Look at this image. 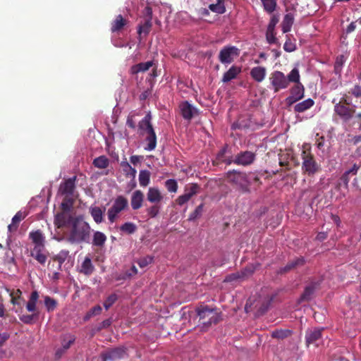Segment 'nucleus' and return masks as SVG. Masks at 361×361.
I'll return each mask as SVG.
<instances>
[{"mask_svg": "<svg viewBox=\"0 0 361 361\" xmlns=\"http://www.w3.org/2000/svg\"><path fill=\"white\" fill-rule=\"evenodd\" d=\"M360 168V165L354 164L352 168L345 171L339 179L337 188L339 189L341 186H343L345 189H348L351 176H355Z\"/></svg>", "mask_w": 361, "mask_h": 361, "instance_id": "4468645a", "label": "nucleus"}, {"mask_svg": "<svg viewBox=\"0 0 361 361\" xmlns=\"http://www.w3.org/2000/svg\"><path fill=\"white\" fill-rule=\"evenodd\" d=\"M151 121L152 116L150 112H148L138 123L139 133L145 137V141L147 142L145 147L147 151H152L157 147V135Z\"/></svg>", "mask_w": 361, "mask_h": 361, "instance_id": "20e7f679", "label": "nucleus"}, {"mask_svg": "<svg viewBox=\"0 0 361 361\" xmlns=\"http://www.w3.org/2000/svg\"><path fill=\"white\" fill-rule=\"evenodd\" d=\"M279 16L278 15H275V14L273 15L271 18L269 23L267 29L274 30L275 27H276V24L279 23Z\"/></svg>", "mask_w": 361, "mask_h": 361, "instance_id": "052dcab7", "label": "nucleus"}, {"mask_svg": "<svg viewBox=\"0 0 361 361\" xmlns=\"http://www.w3.org/2000/svg\"><path fill=\"white\" fill-rule=\"evenodd\" d=\"M153 66V61H149L144 63H140L131 67L130 71L132 74H137L140 72L148 71Z\"/></svg>", "mask_w": 361, "mask_h": 361, "instance_id": "72a5a7b5", "label": "nucleus"}, {"mask_svg": "<svg viewBox=\"0 0 361 361\" xmlns=\"http://www.w3.org/2000/svg\"><path fill=\"white\" fill-rule=\"evenodd\" d=\"M294 22V15L291 13L285 15L281 23L282 31L283 33L290 31Z\"/></svg>", "mask_w": 361, "mask_h": 361, "instance_id": "473e14b6", "label": "nucleus"}, {"mask_svg": "<svg viewBox=\"0 0 361 361\" xmlns=\"http://www.w3.org/2000/svg\"><path fill=\"white\" fill-rule=\"evenodd\" d=\"M267 70L263 66H256L251 69L250 75L256 82H260L266 77Z\"/></svg>", "mask_w": 361, "mask_h": 361, "instance_id": "b1692460", "label": "nucleus"}, {"mask_svg": "<svg viewBox=\"0 0 361 361\" xmlns=\"http://www.w3.org/2000/svg\"><path fill=\"white\" fill-rule=\"evenodd\" d=\"M226 147H224L222 149L219 150V152L216 154V159L214 161V164H220L221 163H225L227 165H230L231 164H232L233 159L226 158Z\"/></svg>", "mask_w": 361, "mask_h": 361, "instance_id": "f704fd0d", "label": "nucleus"}, {"mask_svg": "<svg viewBox=\"0 0 361 361\" xmlns=\"http://www.w3.org/2000/svg\"><path fill=\"white\" fill-rule=\"evenodd\" d=\"M314 104V102L312 99H307L304 100L294 106V111L295 112L302 113L306 110L310 109Z\"/></svg>", "mask_w": 361, "mask_h": 361, "instance_id": "c9c22d12", "label": "nucleus"}, {"mask_svg": "<svg viewBox=\"0 0 361 361\" xmlns=\"http://www.w3.org/2000/svg\"><path fill=\"white\" fill-rule=\"evenodd\" d=\"M102 307L99 305L93 307L92 308H91L90 310V311L91 312V314L93 315V316H96V315H98L101 312H102Z\"/></svg>", "mask_w": 361, "mask_h": 361, "instance_id": "774afa93", "label": "nucleus"}, {"mask_svg": "<svg viewBox=\"0 0 361 361\" xmlns=\"http://www.w3.org/2000/svg\"><path fill=\"white\" fill-rule=\"evenodd\" d=\"M152 20H145L142 24H139L137 27V33L139 35L140 38H141V35L144 34L145 36L147 35L152 28Z\"/></svg>", "mask_w": 361, "mask_h": 361, "instance_id": "e433bc0d", "label": "nucleus"}, {"mask_svg": "<svg viewBox=\"0 0 361 361\" xmlns=\"http://www.w3.org/2000/svg\"><path fill=\"white\" fill-rule=\"evenodd\" d=\"M345 61V57L343 55L338 56L334 64V69L336 73H339L341 71L342 66Z\"/></svg>", "mask_w": 361, "mask_h": 361, "instance_id": "bf43d9fd", "label": "nucleus"}, {"mask_svg": "<svg viewBox=\"0 0 361 361\" xmlns=\"http://www.w3.org/2000/svg\"><path fill=\"white\" fill-rule=\"evenodd\" d=\"M39 295L37 290H33L26 304V309L29 312H37V303L39 300Z\"/></svg>", "mask_w": 361, "mask_h": 361, "instance_id": "a878e982", "label": "nucleus"}, {"mask_svg": "<svg viewBox=\"0 0 361 361\" xmlns=\"http://www.w3.org/2000/svg\"><path fill=\"white\" fill-rule=\"evenodd\" d=\"M163 195L158 188L151 187L147 193V200L152 204H159L163 200Z\"/></svg>", "mask_w": 361, "mask_h": 361, "instance_id": "6ab92c4d", "label": "nucleus"}, {"mask_svg": "<svg viewBox=\"0 0 361 361\" xmlns=\"http://www.w3.org/2000/svg\"><path fill=\"white\" fill-rule=\"evenodd\" d=\"M304 97V87L300 84L295 86L291 90V96L289 97L287 100L288 103L292 104L295 102L300 99H301Z\"/></svg>", "mask_w": 361, "mask_h": 361, "instance_id": "4be33fe9", "label": "nucleus"}, {"mask_svg": "<svg viewBox=\"0 0 361 361\" xmlns=\"http://www.w3.org/2000/svg\"><path fill=\"white\" fill-rule=\"evenodd\" d=\"M241 72V68L232 66L223 75L222 82L226 83L235 79L239 73Z\"/></svg>", "mask_w": 361, "mask_h": 361, "instance_id": "bb28decb", "label": "nucleus"}, {"mask_svg": "<svg viewBox=\"0 0 361 361\" xmlns=\"http://www.w3.org/2000/svg\"><path fill=\"white\" fill-rule=\"evenodd\" d=\"M29 238L34 245H45V238L40 230L31 231Z\"/></svg>", "mask_w": 361, "mask_h": 361, "instance_id": "c756f323", "label": "nucleus"}, {"mask_svg": "<svg viewBox=\"0 0 361 361\" xmlns=\"http://www.w3.org/2000/svg\"><path fill=\"white\" fill-rule=\"evenodd\" d=\"M90 214L97 224H100L104 221V210L99 207H90Z\"/></svg>", "mask_w": 361, "mask_h": 361, "instance_id": "2f4dec72", "label": "nucleus"}, {"mask_svg": "<svg viewBox=\"0 0 361 361\" xmlns=\"http://www.w3.org/2000/svg\"><path fill=\"white\" fill-rule=\"evenodd\" d=\"M209 8L214 13L223 14L226 12V8L224 0H217L216 4H212L209 6Z\"/></svg>", "mask_w": 361, "mask_h": 361, "instance_id": "58836bf2", "label": "nucleus"}, {"mask_svg": "<svg viewBox=\"0 0 361 361\" xmlns=\"http://www.w3.org/2000/svg\"><path fill=\"white\" fill-rule=\"evenodd\" d=\"M202 209H203V204H200L199 206H197L196 207V209L194 210V212H192L190 216H189V218H188V220L189 221H194L197 218H198L199 216H201L202 214Z\"/></svg>", "mask_w": 361, "mask_h": 361, "instance_id": "4d7b16f0", "label": "nucleus"}, {"mask_svg": "<svg viewBox=\"0 0 361 361\" xmlns=\"http://www.w3.org/2000/svg\"><path fill=\"white\" fill-rule=\"evenodd\" d=\"M164 185L170 192H176L178 190V183L175 179H168L166 180Z\"/></svg>", "mask_w": 361, "mask_h": 361, "instance_id": "de8ad7c7", "label": "nucleus"}, {"mask_svg": "<svg viewBox=\"0 0 361 361\" xmlns=\"http://www.w3.org/2000/svg\"><path fill=\"white\" fill-rule=\"evenodd\" d=\"M161 210V205L159 204H153L150 207L146 208L147 216L150 219L156 218Z\"/></svg>", "mask_w": 361, "mask_h": 361, "instance_id": "ea45409f", "label": "nucleus"}, {"mask_svg": "<svg viewBox=\"0 0 361 361\" xmlns=\"http://www.w3.org/2000/svg\"><path fill=\"white\" fill-rule=\"evenodd\" d=\"M39 312H32V314H23L20 317V320L26 324H30L33 322L35 317H37Z\"/></svg>", "mask_w": 361, "mask_h": 361, "instance_id": "3c124183", "label": "nucleus"}, {"mask_svg": "<svg viewBox=\"0 0 361 361\" xmlns=\"http://www.w3.org/2000/svg\"><path fill=\"white\" fill-rule=\"evenodd\" d=\"M134 115H132V114H130L128 118H127V121H126V124L127 126L132 128V129H135L136 126H135V122L134 121Z\"/></svg>", "mask_w": 361, "mask_h": 361, "instance_id": "338daca9", "label": "nucleus"}, {"mask_svg": "<svg viewBox=\"0 0 361 361\" xmlns=\"http://www.w3.org/2000/svg\"><path fill=\"white\" fill-rule=\"evenodd\" d=\"M68 222L66 214L61 213L56 216L55 224L58 228L64 226Z\"/></svg>", "mask_w": 361, "mask_h": 361, "instance_id": "09e8293b", "label": "nucleus"}, {"mask_svg": "<svg viewBox=\"0 0 361 361\" xmlns=\"http://www.w3.org/2000/svg\"><path fill=\"white\" fill-rule=\"evenodd\" d=\"M226 178L240 192L243 194L251 192V181L248 180L245 173L235 170L229 171L226 173Z\"/></svg>", "mask_w": 361, "mask_h": 361, "instance_id": "39448f33", "label": "nucleus"}, {"mask_svg": "<svg viewBox=\"0 0 361 361\" xmlns=\"http://www.w3.org/2000/svg\"><path fill=\"white\" fill-rule=\"evenodd\" d=\"M292 334V331L289 329H279L271 332V337L278 339H283Z\"/></svg>", "mask_w": 361, "mask_h": 361, "instance_id": "79ce46f5", "label": "nucleus"}, {"mask_svg": "<svg viewBox=\"0 0 361 361\" xmlns=\"http://www.w3.org/2000/svg\"><path fill=\"white\" fill-rule=\"evenodd\" d=\"M200 318L201 331H206L212 325L218 324L221 319V312L216 308H211L208 305H200L196 308Z\"/></svg>", "mask_w": 361, "mask_h": 361, "instance_id": "7ed1b4c3", "label": "nucleus"}, {"mask_svg": "<svg viewBox=\"0 0 361 361\" xmlns=\"http://www.w3.org/2000/svg\"><path fill=\"white\" fill-rule=\"evenodd\" d=\"M256 266L253 264L247 265L241 271L243 278H246L251 276L255 271Z\"/></svg>", "mask_w": 361, "mask_h": 361, "instance_id": "8fccbe9b", "label": "nucleus"}, {"mask_svg": "<svg viewBox=\"0 0 361 361\" xmlns=\"http://www.w3.org/2000/svg\"><path fill=\"white\" fill-rule=\"evenodd\" d=\"M137 230V226L132 222H126L120 226V231L126 234H133Z\"/></svg>", "mask_w": 361, "mask_h": 361, "instance_id": "37998d69", "label": "nucleus"}, {"mask_svg": "<svg viewBox=\"0 0 361 361\" xmlns=\"http://www.w3.org/2000/svg\"><path fill=\"white\" fill-rule=\"evenodd\" d=\"M323 328H314L308 329L305 333V341L307 346L314 345L319 346L322 337Z\"/></svg>", "mask_w": 361, "mask_h": 361, "instance_id": "f8f14e48", "label": "nucleus"}, {"mask_svg": "<svg viewBox=\"0 0 361 361\" xmlns=\"http://www.w3.org/2000/svg\"><path fill=\"white\" fill-rule=\"evenodd\" d=\"M94 271V267L92 263L91 258L88 256L85 257L84 261L81 264L80 268V273L86 276L91 275Z\"/></svg>", "mask_w": 361, "mask_h": 361, "instance_id": "393cba45", "label": "nucleus"}, {"mask_svg": "<svg viewBox=\"0 0 361 361\" xmlns=\"http://www.w3.org/2000/svg\"><path fill=\"white\" fill-rule=\"evenodd\" d=\"M256 154L251 151L240 152L233 159L232 163L240 166H249L254 163Z\"/></svg>", "mask_w": 361, "mask_h": 361, "instance_id": "9b49d317", "label": "nucleus"}, {"mask_svg": "<svg viewBox=\"0 0 361 361\" xmlns=\"http://www.w3.org/2000/svg\"><path fill=\"white\" fill-rule=\"evenodd\" d=\"M318 286L319 283L315 281H312L310 284L306 286L303 293L299 298L298 302L302 303L303 302L310 301L312 299L314 292Z\"/></svg>", "mask_w": 361, "mask_h": 361, "instance_id": "dca6fc26", "label": "nucleus"}, {"mask_svg": "<svg viewBox=\"0 0 361 361\" xmlns=\"http://www.w3.org/2000/svg\"><path fill=\"white\" fill-rule=\"evenodd\" d=\"M106 235L99 231H94L93 233L92 244L94 247L102 248L106 241Z\"/></svg>", "mask_w": 361, "mask_h": 361, "instance_id": "c85d7f7f", "label": "nucleus"}, {"mask_svg": "<svg viewBox=\"0 0 361 361\" xmlns=\"http://www.w3.org/2000/svg\"><path fill=\"white\" fill-rule=\"evenodd\" d=\"M302 172L308 176H313L320 171V165L316 161L314 156L312 154L310 147L303 146L301 153Z\"/></svg>", "mask_w": 361, "mask_h": 361, "instance_id": "0eeeda50", "label": "nucleus"}, {"mask_svg": "<svg viewBox=\"0 0 361 361\" xmlns=\"http://www.w3.org/2000/svg\"><path fill=\"white\" fill-rule=\"evenodd\" d=\"M179 108L182 116L185 120L190 121L195 115L198 114V110L187 101L182 102Z\"/></svg>", "mask_w": 361, "mask_h": 361, "instance_id": "f3484780", "label": "nucleus"}, {"mask_svg": "<svg viewBox=\"0 0 361 361\" xmlns=\"http://www.w3.org/2000/svg\"><path fill=\"white\" fill-rule=\"evenodd\" d=\"M305 264V259L303 257H297L289 262L287 264L281 268L279 270L280 274H284L298 267H302Z\"/></svg>", "mask_w": 361, "mask_h": 361, "instance_id": "aec40b11", "label": "nucleus"}, {"mask_svg": "<svg viewBox=\"0 0 361 361\" xmlns=\"http://www.w3.org/2000/svg\"><path fill=\"white\" fill-rule=\"evenodd\" d=\"M57 301L49 295L44 296V305L48 312H53L57 307Z\"/></svg>", "mask_w": 361, "mask_h": 361, "instance_id": "a18cd8bd", "label": "nucleus"}, {"mask_svg": "<svg viewBox=\"0 0 361 361\" xmlns=\"http://www.w3.org/2000/svg\"><path fill=\"white\" fill-rule=\"evenodd\" d=\"M264 9L269 13H273L277 6L276 0H261Z\"/></svg>", "mask_w": 361, "mask_h": 361, "instance_id": "49530a36", "label": "nucleus"}, {"mask_svg": "<svg viewBox=\"0 0 361 361\" xmlns=\"http://www.w3.org/2000/svg\"><path fill=\"white\" fill-rule=\"evenodd\" d=\"M109 164V160L106 156H99L93 161V165L99 169H104L108 167Z\"/></svg>", "mask_w": 361, "mask_h": 361, "instance_id": "4c0bfd02", "label": "nucleus"}, {"mask_svg": "<svg viewBox=\"0 0 361 361\" xmlns=\"http://www.w3.org/2000/svg\"><path fill=\"white\" fill-rule=\"evenodd\" d=\"M25 214L21 211L18 212L12 218L11 224L8 226V230L10 233L17 231L19 223L25 218Z\"/></svg>", "mask_w": 361, "mask_h": 361, "instance_id": "cd10ccee", "label": "nucleus"}, {"mask_svg": "<svg viewBox=\"0 0 361 361\" xmlns=\"http://www.w3.org/2000/svg\"><path fill=\"white\" fill-rule=\"evenodd\" d=\"M118 300V296L116 294L113 293L111 294L104 302V307L106 310H108L111 306L113 305Z\"/></svg>", "mask_w": 361, "mask_h": 361, "instance_id": "5fc2aeb1", "label": "nucleus"}, {"mask_svg": "<svg viewBox=\"0 0 361 361\" xmlns=\"http://www.w3.org/2000/svg\"><path fill=\"white\" fill-rule=\"evenodd\" d=\"M75 337L73 335L67 336L62 342V347L64 350H68L74 343Z\"/></svg>", "mask_w": 361, "mask_h": 361, "instance_id": "6e6d98bb", "label": "nucleus"}, {"mask_svg": "<svg viewBox=\"0 0 361 361\" xmlns=\"http://www.w3.org/2000/svg\"><path fill=\"white\" fill-rule=\"evenodd\" d=\"M71 221V228L67 237V240L72 243H90L91 227L90 224L83 220L82 216L75 218L69 216Z\"/></svg>", "mask_w": 361, "mask_h": 361, "instance_id": "f257e3e1", "label": "nucleus"}, {"mask_svg": "<svg viewBox=\"0 0 361 361\" xmlns=\"http://www.w3.org/2000/svg\"><path fill=\"white\" fill-rule=\"evenodd\" d=\"M76 176L69 178L63 183H61L59 190L62 195L66 197H73L75 190Z\"/></svg>", "mask_w": 361, "mask_h": 361, "instance_id": "2eb2a0df", "label": "nucleus"}, {"mask_svg": "<svg viewBox=\"0 0 361 361\" xmlns=\"http://www.w3.org/2000/svg\"><path fill=\"white\" fill-rule=\"evenodd\" d=\"M332 103L334 104V112L343 121L347 122L354 117L355 113V106H350V101L346 94H344L338 102H336L334 99Z\"/></svg>", "mask_w": 361, "mask_h": 361, "instance_id": "423d86ee", "label": "nucleus"}, {"mask_svg": "<svg viewBox=\"0 0 361 361\" xmlns=\"http://www.w3.org/2000/svg\"><path fill=\"white\" fill-rule=\"evenodd\" d=\"M243 279L240 272H236L228 275L224 279L225 282H232L233 281Z\"/></svg>", "mask_w": 361, "mask_h": 361, "instance_id": "680f3d73", "label": "nucleus"}, {"mask_svg": "<svg viewBox=\"0 0 361 361\" xmlns=\"http://www.w3.org/2000/svg\"><path fill=\"white\" fill-rule=\"evenodd\" d=\"M128 23V20L122 15H118L111 23V31L116 32L121 31Z\"/></svg>", "mask_w": 361, "mask_h": 361, "instance_id": "5701e85b", "label": "nucleus"}, {"mask_svg": "<svg viewBox=\"0 0 361 361\" xmlns=\"http://www.w3.org/2000/svg\"><path fill=\"white\" fill-rule=\"evenodd\" d=\"M127 355L126 348L123 346H119L112 348L102 354L103 361L116 360L123 358Z\"/></svg>", "mask_w": 361, "mask_h": 361, "instance_id": "ddd939ff", "label": "nucleus"}, {"mask_svg": "<svg viewBox=\"0 0 361 361\" xmlns=\"http://www.w3.org/2000/svg\"><path fill=\"white\" fill-rule=\"evenodd\" d=\"M240 54V49L235 46H226L219 54V60L223 64H230Z\"/></svg>", "mask_w": 361, "mask_h": 361, "instance_id": "1a4fd4ad", "label": "nucleus"}, {"mask_svg": "<svg viewBox=\"0 0 361 361\" xmlns=\"http://www.w3.org/2000/svg\"><path fill=\"white\" fill-rule=\"evenodd\" d=\"M200 187L197 183H190L185 187L184 194L180 195L176 200V203L182 206L188 202L194 195L199 193Z\"/></svg>", "mask_w": 361, "mask_h": 361, "instance_id": "9d476101", "label": "nucleus"}, {"mask_svg": "<svg viewBox=\"0 0 361 361\" xmlns=\"http://www.w3.org/2000/svg\"><path fill=\"white\" fill-rule=\"evenodd\" d=\"M69 252L68 250H61L58 255L54 257L53 259L59 262L58 269L61 270L63 263L66 260Z\"/></svg>", "mask_w": 361, "mask_h": 361, "instance_id": "c03bdc74", "label": "nucleus"}, {"mask_svg": "<svg viewBox=\"0 0 361 361\" xmlns=\"http://www.w3.org/2000/svg\"><path fill=\"white\" fill-rule=\"evenodd\" d=\"M44 252L45 245H34L30 252V255L39 264H44L47 259V255Z\"/></svg>", "mask_w": 361, "mask_h": 361, "instance_id": "a211bd4d", "label": "nucleus"}, {"mask_svg": "<svg viewBox=\"0 0 361 361\" xmlns=\"http://www.w3.org/2000/svg\"><path fill=\"white\" fill-rule=\"evenodd\" d=\"M269 80V88L276 93L281 90L286 89L290 82L298 83L300 80L299 71L297 68H294L288 76H286L281 71H274L270 74Z\"/></svg>", "mask_w": 361, "mask_h": 361, "instance_id": "f03ea898", "label": "nucleus"}, {"mask_svg": "<svg viewBox=\"0 0 361 361\" xmlns=\"http://www.w3.org/2000/svg\"><path fill=\"white\" fill-rule=\"evenodd\" d=\"M153 262V257L151 256H146L142 258H140L137 263L140 268H145L149 264H152Z\"/></svg>", "mask_w": 361, "mask_h": 361, "instance_id": "864d4df0", "label": "nucleus"}, {"mask_svg": "<svg viewBox=\"0 0 361 361\" xmlns=\"http://www.w3.org/2000/svg\"><path fill=\"white\" fill-rule=\"evenodd\" d=\"M11 302L13 305L22 307L25 302L24 298L22 297V291L20 289H16L10 293Z\"/></svg>", "mask_w": 361, "mask_h": 361, "instance_id": "7c9ffc66", "label": "nucleus"}, {"mask_svg": "<svg viewBox=\"0 0 361 361\" xmlns=\"http://www.w3.org/2000/svg\"><path fill=\"white\" fill-rule=\"evenodd\" d=\"M143 200V192L140 190L134 191L130 198V204L132 209L133 210L139 209L142 206Z\"/></svg>", "mask_w": 361, "mask_h": 361, "instance_id": "412c9836", "label": "nucleus"}, {"mask_svg": "<svg viewBox=\"0 0 361 361\" xmlns=\"http://www.w3.org/2000/svg\"><path fill=\"white\" fill-rule=\"evenodd\" d=\"M73 204V200L71 197H65L64 200L61 204V209L63 212H69Z\"/></svg>", "mask_w": 361, "mask_h": 361, "instance_id": "603ef678", "label": "nucleus"}, {"mask_svg": "<svg viewBox=\"0 0 361 361\" xmlns=\"http://www.w3.org/2000/svg\"><path fill=\"white\" fill-rule=\"evenodd\" d=\"M350 94L355 96L356 98H359L361 97V86L356 85L353 89L349 92Z\"/></svg>", "mask_w": 361, "mask_h": 361, "instance_id": "0e129e2a", "label": "nucleus"}, {"mask_svg": "<svg viewBox=\"0 0 361 361\" xmlns=\"http://www.w3.org/2000/svg\"><path fill=\"white\" fill-rule=\"evenodd\" d=\"M143 18H144V20H152V9L150 6H146L145 8V9L143 10Z\"/></svg>", "mask_w": 361, "mask_h": 361, "instance_id": "e2e57ef3", "label": "nucleus"}, {"mask_svg": "<svg viewBox=\"0 0 361 361\" xmlns=\"http://www.w3.org/2000/svg\"><path fill=\"white\" fill-rule=\"evenodd\" d=\"M150 180V172L147 170H141L139 173V183L142 187L149 185Z\"/></svg>", "mask_w": 361, "mask_h": 361, "instance_id": "a19ab883", "label": "nucleus"}, {"mask_svg": "<svg viewBox=\"0 0 361 361\" xmlns=\"http://www.w3.org/2000/svg\"><path fill=\"white\" fill-rule=\"evenodd\" d=\"M128 208V199L123 196L118 195L114 200L111 207L107 211V217L110 224H114L119 217V214Z\"/></svg>", "mask_w": 361, "mask_h": 361, "instance_id": "6e6552de", "label": "nucleus"}, {"mask_svg": "<svg viewBox=\"0 0 361 361\" xmlns=\"http://www.w3.org/2000/svg\"><path fill=\"white\" fill-rule=\"evenodd\" d=\"M283 49L287 52H292L295 49V45L290 40H287L283 45Z\"/></svg>", "mask_w": 361, "mask_h": 361, "instance_id": "69168bd1", "label": "nucleus"}, {"mask_svg": "<svg viewBox=\"0 0 361 361\" xmlns=\"http://www.w3.org/2000/svg\"><path fill=\"white\" fill-rule=\"evenodd\" d=\"M266 39L269 44H273L277 42V38L276 37V33L274 30H267Z\"/></svg>", "mask_w": 361, "mask_h": 361, "instance_id": "13d9d810", "label": "nucleus"}]
</instances>
